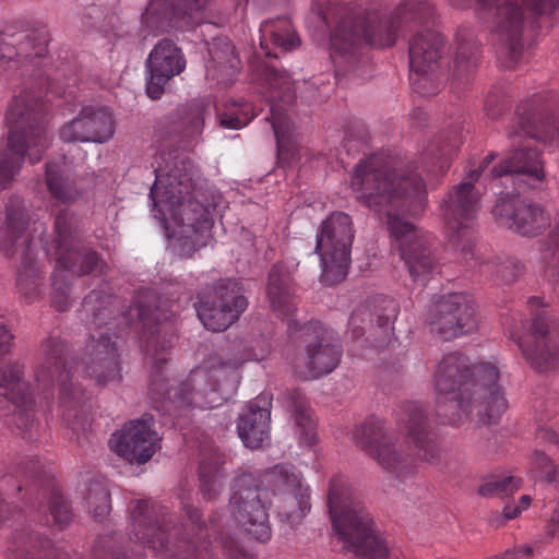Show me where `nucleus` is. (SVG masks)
<instances>
[{
  "instance_id": "28",
  "label": "nucleus",
  "mask_w": 559,
  "mask_h": 559,
  "mask_svg": "<svg viewBox=\"0 0 559 559\" xmlns=\"http://www.w3.org/2000/svg\"><path fill=\"white\" fill-rule=\"evenodd\" d=\"M514 174H525L536 180H542L544 169L538 152L535 150H528L527 152L518 151L491 170L493 178Z\"/></svg>"
},
{
  "instance_id": "18",
  "label": "nucleus",
  "mask_w": 559,
  "mask_h": 559,
  "mask_svg": "<svg viewBox=\"0 0 559 559\" xmlns=\"http://www.w3.org/2000/svg\"><path fill=\"white\" fill-rule=\"evenodd\" d=\"M436 39L437 37H412L409 41V80L415 92L423 96L436 94L440 86Z\"/></svg>"
},
{
  "instance_id": "5",
  "label": "nucleus",
  "mask_w": 559,
  "mask_h": 559,
  "mask_svg": "<svg viewBox=\"0 0 559 559\" xmlns=\"http://www.w3.org/2000/svg\"><path fill=\"white\" fill-rule=\"evenodd\" d=\"M9 128L4 147L0 148V191L12 182L28 155L31 163H37L50 143L46 128L33 124V107L26 96H16L9 105L7 116Z\"/></svg>"
},
{
  "instance_id": "14",
  "label": "nucleus",
  "mask_w": 559,
  "mask_h": 559,
  "mask_svg": "<svg viewBox=\"0 0 559 559\" xmlns=\"http://www.w3.org/2000/svg\"><path fill=\"white\" fill-rule=\"evenodd\" d=\"M153 426V417L150 415L131 420L122 430L112 433L110 449L130 463L147 462L160 448V438Z\"/></svg>"
},
{
  "instance_id": "60",
  "label": "nucleus",
  "mask_w": 559,
  "mask_h": 559,
  "mask_svg": "<svg viewBox=\"0 0 559 559\" xmlns=\"http://www.w3.org/2000/svg\"><path fill=\"white\" fill-rule=\"evenodd\" d=\"M138 313H139L141 321H143V323L146 324V322L150 320V317H151L148 314V312L144 308L140 307L138 309Z\"/></svg>"
},
{
  "instance_id": "2",
  "label": "nucleus",
  "mask_w": 559,
  "mask_h": 559,
  "mask_svg": "<svg viewBox=\"0 0 559 559\" xmlns=\"http://www.w3.org/2000/svg\"><path fill=\"white\" fill-rule=\"evenodd\" d=\"M499 380L495 359L469 365L459 353L445 355L433 373L438 416L453 426L474 415L483 424L497 421L509 406Z\"/></svg>"
},
{
  "instance_id": "34",
  "label": "nucleus",
  "mask_w": 559,
  "mask_h": 559,
  "mask_svg": "<svg viewBox=\"0 0 559 559\" xmlns=\"http://www.w3.org/2000/svg\"><path fill=\"white\" fill-rule=\"evenodd\" d=\"M63 168L48 164L46 168L47 186L50 193L62 203L78 200L80 193L63 178Z\"/></svg>"
},
{
  "instance_id": "12",
  "label": "nucleus",
  "mask_w": 559,
  "mask_h": 559,
  "mask_svg": "<svg viewBox=\"0 0 559 559\" xmlns=\"http://www.w3.org/2000/svg\"><path fill=\"white\" fill-rule=\"evenodd\" d=\"M428 324L445 341L474 332L478 325L474 300L463 293L442 296L430 310Z\"/></svg>"
},
{
  "instance_id": "48",
  "label": "nucleus",
  "mask_w": 559,
  "mask_h": 559,
  "mask_svg": "<svg viewBox=\"0 0 559 559\" xmlns=\"http://www.w3.org/2000/svg\"><path fill=\"white\" fill-rule=\"evenodd\" d=\"M95 499L99 502V504L92 511L94 518L98 519L108 514L110 511L109 492L105 488H100L97 491Z\"/></svg>"
},
{
  "instance_id": "35",
  "label": "nucleus",
  "mask_w": 559,
  "mask_h": 559,
  "mask_svg": "<svg viewBox=\"0 0 559 559\" xmlns=\"http://www.w3.org/2000/svg\"><path fill=\"white\" fill-rule=\"evenodd\" d=\"M259 57L278 58L282 53L298 48L301 41L300 37H259Z\"/></svg>"
},
{
  "instance_id": "47",
  "label": "nucleus",
  "mask_w": 559,
  "mask_h": 559,
  "mask_svg": "<svg viewBox=\"0 0 559 559\" xmlns=\"http://www.w3.org/2000/svg\"><path fill=\"white\" fill-rule=\"evenodd\" d=\"M27 271L20 272L17 276V287L20 292L25 295L27 300H32L29 295L37 294L38 292V278L37 276H32L28 281Z\"/></svg>"
},
{
  "instance_id": "30",
  "label": "nucleus",
  "mask_w": 559,
  "mask_h": 559,
  "mask_svg": "<svg viewBox=\"0 0 559 559\" xmlns=\"http://www.w3.org/2000/svg\"><path fill=\"white\" fill-rule=\"evenodd\" d=\"M377 20L362 8L346 9L338 16L335 35H372Z\"/></svg>"
},
{
  "instance_id": "23",
  "label": "nucleus",
  "mask_w": 559,
  "mask_h": 559,
  "mask_svg": "<svg viewBox=\"0 0 559 559\" xmlns=\"http://www.w3.org/2000/svg\"><path fill=\"white\" fill-rule=\"evenodd\" d=\"M71 216L67 212H61L56 217L57 251L55 253L57 263L64 270H70L78 275L87 274L95 270L99 259L94 252L81 255L75 250L66 248L68 237L70 236Z\"/></svg>"
},
{
  "instance_id": "20",
  "label": "nucleus",
  "mask_w": 559,
  "mask_h": 559,
  "mask_svg": "<svg viewBox=\"0 0 559 559\" xmlns=\"http://www.w3.org/2000/svg\"><path fill=\"white\" fill-rule=\"evenodd\" d=\"M115 121L108 108L84 107L79 116L60 128L64 142L104 143L112 138Z\"/></svg>"
},
{
  "instance_id": "49",
  "label": "nucleus",
  "mask_w": 559,
  "mask_h": 559,
  "mask_svg": "<svg viewBox=\"0 0 559 559\" xmlns=\"http://www.w3.org/2000/svg\"><path fill=\"white\" fill-rule=\"evenodd\" d=\"M266 81L272 88L281 91L288 83V76L275 69H269Z\"/></svg>"
},
{
  "instance_id": "42",
  "label": "nucleus",
  "mask_w": 559,
  "mask_h": 559,
  "mask_svg": "<svg viewBox=\"0 0 559 559\" xmlns=\"http://www.w3.org/2000/svg\"><path fill=\"white\" fill-rule=\"evenodd\" d=\"M429 11L430 7L428 2L416 0L403 3L397 10L401 23L421 20V17Z\"/></svg>"
},
{
  "instance_id": "52",
  "label": "nucleus",
  "mask_w": 559,
  "mask_h": 559,
  "mask_svg": "<svg viewBox=\"0 0 559 559\" xmlns=\"http://www.w3.org/2000/svg\"><path fill=\"white\" fill-rule=\"evenodd\" d=\"M540 439L559 447V426L556 429H544L540 431Z\"/></svg>"
},
{
  "instance_id": "8",
  "label": "nucleus",
  "mask_w": 559,
  "mask_h": 559,
  "mask_svg": "<svg viewBox=\"0 0 559 559\" xmlns=\"http://www.w3.org/2000/svg\"><path fill=\"white\" fill-rule=\"evenodd\" d=\"M530 309L536 310L530 331H510L530 365L539 372L550 371L559 366V333L550 330L547 310L538 297L528 301Z\"/></svg>"
},
{
  "instance_id": "16",
  "label": "nucleus",
  "mask_w": 559,
  "mask_h": 559,
  "mask_svg": "<svg viewBox=\"0 0 559 559\" xmlns=\"http://www.w3.org/2000/svg\"><path fill=\"white\" fill-rule=\"evenodd\" d=\"M186 66L181 49L170 38H163L150 52L145 62L146 95L151 99L160 98L167 82L182 73Z\"/></svg>"
},
{
  "instance_id": "45",
  "label": "nucleus",
  "mask_w": 559,
  "mask_h": 559,
  "mask_svg": "<svg viewBox=\"0 0 559 559\" xmlns=\"http://www.w3.org/2000/svg\"><path fill=\"white\" fill-rule=\"evenodd\" d=\"M50 513L55 523L60 527L66 526L71 520V512L61 496H55L50 502Z\"/></svg>"
},
{
  "instance_id": "57",
  "label": "nucleus",
  "mask_w": 559,
  "mask_h": 559,
  "mask_svg": "<svg viewBox=\"0 0 559 559\" xmlns=\"http://www.w3.org/2000/svg\"><path fill=\"white\" fill-rule=\"evenodd\" d=\"M531 503H532V498L528 495H523L520 498V502H519L518 508L522 509V512H523V511L528 509Z\"/></svg>"
},
{
  "instance_id": "32",
  "label": "nucleus",
  "mask_w": 559,
  "mask_h": 559,
  "mask_svg": "<svg viewBox=\"0 0 559 559\" xmlns=\"http://www.w3.org/2000/svg\"><path fill=\"white\" fill-rule=\"evenodd\" d=\"M267 295L272 309L280 314H288L294 309L292 287L286 278L280 276L276 269L269 275Z\"/></svg>"
},
{
  "instance_id": "43",
  "label": "nucleus",
  "mask_w": 559,
  "mask_h": 559,
  "mask_svg": "<svg viewBox=\"0 0 559 559\" xmlns=\"http://www.w3.org/2000/svg\"><path fill=\"white\" fill-rule=\"evenodd\" d=\"M260 32L264 35H296V29L287 16H280L264 21L260 24Z\"/></svg>"
},
{
  "instance_id": "26",
  "label": "nucleus",
  "mask_w": 559,
  "mask_h": 559,
  "mask_svg": "<svg viewBox=\"0 0 559 559\" xmlns=\"http://www.w3.org/2000/svg\"><path fill=\"white\" fill-rule=\"evenodd\" d=\"M156 507L150 500H140L132 503V525L138 540L146 544L154 551L166 547V533L157 521H153Z\"/></svg>"
},
{
  "instance_id": "24",
  "label": "nucleus",
  "mask_w": 559,
  "mask_h": 559,
  "mask_svg": "<svg viewBox=\"0 0 559 559\" xmlns=\"http://www.w3.org/2000/svg\"><path fill=\"white\" fill-rule=\"evenodd\" d=\"M178 403L199 408H212L221 403L212 383V374L205 368L191 371L188 380L174 394Z\"/></svg>"
},
{
  "instance_id": "53",
  "label": "nucleus",
  "mask_w": 559,
  "mask_h": 559,
  "mask_svg": "<svg viewBox=\"0 0 559 559\" xmlns=\"http://www.w3.org/2000/svg\"><path fill=\"white\" fill-rule=\"evenodd\" d=\"M522 513V509L518 508V506H506L503 509V516L506 520H513L518 518Z\"/></svg>"
},
{
  "instance_id": "22",
  "label": "nucleus",
  "mask_w": 559,
  "mask_h": 559,
  "mask_svg": "<svg viewBox=\"0 0 559 559\" xmlns=\"http://www.w3.org/2000/svg\"><path fill=\"white\" fill-rule=\"evenodd\" d=\"M401 421L405 423L407 439L414 444L418 457L433 462L440 456V447L426 429L423 408L416 403L402 406Z\"/></svg>"
},
{
  "instance_id": "58",
  "label": "nucleus",
  "mask_w": 559,
  "mask_h": 559,
  "mask_svg": "<svg viewBox=\"0 0 559 559\" xmlns=\"http://www.w3.org/2000/svg\"><path fill=\"white\" fill-rule=\"evenodd\" d=\"M203 124H204V118L201 114V111H198L197 116L194 117V120H193V128L195 131H201V129L203 128Z\"/></svg>"
},
{
  "instance_id": "4",
  "label": "nucleus",
  "mask_w": 559,
  "mask_h": 559,
  "mask_svg": "<svg viewBox=\"0 0 559 559\" xmlns=\"http://www.w3.org/2000/svg\"><path fill=\"white\" fill-rule=\"evenodd\" d=\"M328 504L332 527L344 548L359 557L390 559L395 554L376 530L374 522L341 476L329 484Z\"/></svg>"
},
{
  "instance_id": "11",
  "label": "nucleus",
  "mask_w": 559,
  "mask_h": 559,
  "mask_svg": "<svg viewBox=\"0 0 559 559\" xmlns=\"http://www.w3.org/2000/svg\"><path fill=\"white\" fill-rule=\"evenodd\" d=\"M248 300L237 281H221L205 300L197 305V313L209 331L222 332L231 325L247 309Z\"/></svg>"
},
{
  "instance_id": "19",
  "label": "nucleus",
  "mask_w": 559,
  "mask_h": 559,
  "mask_svg": "<svg viewBox=\"0 0 559 559\" xmlns=\"http://www.w3.org/2000/svg\"><path fill=\"white\" fill-rule=\"evenodd\" d=\"M496 221L523 236H535L550 224V216L538 205L520 204L515 194L501 198L492 210Z\"/></svg>"
},
{
  "instance_id": "38",
  "label": "nucleus",
  "mask_w": 559,
  "mask_h": 559,
  "mask_svg": "<svg viewBox=\"0 0 559 559\" xmlns=\"http://www.w3.org/2000/svg\"><path fill=\"white\" fill-rule=\"evenodd\" d=\"M522 37H502L498 48V57L506 67L515 64L522 56L523 45Z\"/></svg>"
},
{
  "instance_id": "15",
  "label": "nucleus",
  "mask_w": 559,
  "mask_h": 559,
  "mask_svg": "<svg viewBox=\"0 0 559 559\" xmlns=\"http://www.w3.org/2000/svg\"><path fill=\"white\" fill-rule=\"evenodd\" d=\"M267 481L281 492L283 506L280 516L290 525L298 524L310 511V489L302 483L295 467L287 464L274 466L267 474Z\"/></svg>"
},
{
  "instance_id": "44",
  "label": "nucleus",
  "mask_w": 559,
  "mask_h": 559,
  "mask_svg": "<svg viewBox=\"0 0 559 559\" xmlns=\"http://www.w3.org/2000/svg\"><path fill=\"white\" fill-rule=\"evenodd\" d=\"M200 477L202 481V489L205 491L204 493L207 495L209 499L212 498L211 489L213 488L214 495L217 492L218 489L222 487L221 483V472L217 464L213 467V474L210 467L206 463H202L200 466Z\"/></svg>"
},
{
  "instance_id": "59",
  "label": "nucleus",
  "mask_w": 559,
  "mask_h": 559,
  "mask_svg": "<svg viewBox=\"0 0 559 559\" xmlns=\"http://www.w3.org/2000/svg\"><path fill=\"white\" fill-rule=\"evenodd\" d=\"M311 19L316 20L322 26L326 24V19L321 11H312Z\"/></svg>"
},
{
  "instance_id": "3",
  "label": "nucleus",
  "mask_w": 559,
  "mask_h": 559,
  "mask_svg": "<svg viewBox=\"0 0 559 559\" xmlns=\"http://www.w3.org/2000/svg\"><path fill=\"white\" fill-rule=\"evenodd\" d=\"M155 173L150 193L154 216L163 222L178 254L191 257L209 243L213 226L209 209L190 197L194 188V167L190 162H181L168 174L157 169Z\"/></svg>"
},
{
  "instance_id": "63",
  "label": "nucleus",
  "mask_w": 559,
  "mask_h": 559,
  "mask_svg": "<svg viewBox=\"0 0 559 559\" xmlns=\"http://www.w3.org/2000/svg\"><path fill=\"white\" fill-rule=\"evenodd\" d=\"M384 38V47H391L394 45V37H383Z\"/></svg>"
},
{
  "instance_id": "9",
  "label": "nucleus",
  "mask_w": 559,
  "mask_h": 559,
  "mask_svg": "<svg viewBox=\"0 0 559 559\" xmlns=\"http://www.w3.org/2000/svg\"><path fill=\"white\" fill-rule=\"evenodd\" d=\"M300 330L306 346L290 361L295 372L305 380L332 372L340 362V346L331 342L329 332L319 322L307 323Z\"/></svg>"
},
{
  "instance_id": "41",
  "label": "nucleus",
  "mask_w": 559,
  "mask_h": 559,
  "mask_svg": "<svg viewBox=\"0 0 559 559\" xmlns=\"http://www.w3.org/2000/svg\"><path fill=\"white\" fill-rule=\"evenodd\" d=\"M532 464L539 476L545 477L551 484L559 485V464L554 465L549 457L540 452L534 453Z\"/></svg>"
},
{
  "instance_id": "31",
  "label": "nucleus",
  "mask_w": 559,
  "mask_h": 559,
  "mask_svg": "<svg viewBox=\"0 0 559 559\" xmlns=\"http://www.w3.org/2000/svg\"><path fill=\"white\" fill-rule=\"evenodd\" d=\"M22 370L17 365L0 370V396L5 397L17 407H26L33 397L26 393V384L21 381Z\"/></svg>"
},
{
  "instance_id": "25",
  "label": "nucleus",
  "mask_w": 559,
  "mask_h": 559,
  "mask_svg": "<svg viewBox=\"0 0 559 559\" xmlns=\"http://www.w3.org/2000/svg\"><path fill=\"white\" fill-rule=\"evenodd\" d=\"M31 229V219H25V214L20 206L17 199L11 200L7 207V221L0 227V250L9 254L13 247L27 245L34 238L33 233L43 229L41 224L33 222Z\"/></svg>"
},
{
  "instance_id": "17",
  "label": "nucleus",
  "mask_w": 559,
  "mask_h": 559,
  "mask_svg": "<svg viewBox=\"0 0 559 559\" xmlns=\"http://www.w3.org/2000/svg\"><path fill=\"white\" fill-rule=\"evenodd\" d=\"M357 444L367 451L385 471L404 477L414 469V460L396 451L392 437L382 426L368 423L361 426L355 436Z\"/></svg>"
},
{
  "instance_id": "36",
  "label": "nucleus",
  "mask_w": 559,
  "mask_h": 559,
  "mask_svg": "<svg viewBox=\"0 0 559 559\" xmlns=\"http://www.w3.org/2000/svg\"><path fill=\"white\" fill-rule=\"evenodd\" d=\"M295 421L300 444L312 447L317 441V433L309 409L305 406L296 407Z\"/></svg>"
},
{
  "instance_id": "7",
  "label": "nucleus",
  "mask_w": 559,
  "mask_h": 559,
  "mask_svg": "<svg viewBox=\"0 0 559 559\" xmlns=\"http://www.w3.org/2000/svg\"><path fill=\"white\" fill-rule=\"evenodd\" d=\"M495 155H487L477 169L469 170L465 181L455 186L442 205L445 231L453 246L464 251L473 239V222L479 209V197L473 183L479 178L484 168L493 160Z\"/></svg>"
},
{
  "instance_id": "29",
  "label": "nucleus",
  "mask_w": 559,
  "mask_h": 559,
  "mask_svg": "<svg viewBox=\"0 0 559 559\" xmlns=\"http://www.w3.org/2000/svg\"><path fill=\"white\" fill-rule=\"evenodd\" d=\"M93 350L97 357H99L97 368L106 366L107 373H96V368L94 366L84 368L82 372L91 378L95 376V381L98 384H105L108 381L119 380L120 371L114 355L116 348L114 343L110 342V338L107 335L102 334L97 343L93 345Z\"/></svg>"
},
{
  "instance_id": "33",
  "label": "nucleus",
  "mask_w": 559,
  "mask_h": 559,
  "mask_svg": "<svg viewBox=\"0 0 559 559\" xmlns=\"http://www.w3.org/2000/svg\"><path fill=\"white\" fill-rule=\"evenodd\" d=\"M255 115L250 103L233 100L226 105L225 111L219 115V123L226 129L238 130L246 127Z\"/></svg>"
},
{
  "instance_id": "55",
  "label": "nucleus",
  "mask_w": 559,
  "mask_h": 559,
  "mask_svg": "<svg viewBox=\"0 0 559 559\" xmlns=\"http://www.w3.org/2000/svg\"><path fill=\"white\" fill-rule=\"evenodd\" d=\"M551 254H552L551 262H554L555 265L559 264V228H558V231L556 234L555 247L552 249Z\"/></svg>"
},
{
  "instance_id": "10",
  "label": "nucleus",
  "mask_w": 559,
  "mask_h": 559,
  "mask_svg": "<svg viewBox=\"0 0 559 559\" xmlns=\"http://www.w3.org/2000/svg\"><path fill=\"white\" fill-rule=\"evenodd\" d=\"M253 483L251 474H242L236 479V490L230 499L231 515L247 534L265 543L272 536L267 506L262 501L267 492Z\"/></svg>"
},
{
  "instance_id": "1",
  "label": "nucleus",
  "mask_w": 559,
  "mask_h": 559,
  "mask_svg": "<svg viewBox=\"0 0 559 559\" xmlns=\"http://www.w3.org/2000/svg\"><path fill=\"white\" fill-rule=\"evenodd\" d=\"M397 164L391 156L373 154L356 165L350 187L361 204L386 217L388 229L411 277L425 282L435 269L430 238L395 212H421L427 198L426 186L417 174H396Z\"/></svg>"
},
{
  "instance_id": "37",
  "label": "nucleus",
  "mask_w": 559,
  "mask_h": 559,
  "mask_svg": "<svg viewBox=\"0 0 559 559\" xmlns=\"http://www.w3.org/2000/svg\"><path fill=\"white\" fill-rule=\"evenodd\" d=\"M521 487V479L508 476L500 480H492L484 484L479 488L481 496H509Z\"/></svg>"
},
{
  "instance_id": "39",
  "label": "nucleus",
  "mask_w": 559,
  "mask_h": 559,
  "mask_svg": "<svg viewBox=\"0 0 559 559\" xmlns=\"http://www.w3.org/2000/svg\"><path fill=\"white\" fill-rule=\"evenodd\" d=\"M271 123L276 138L278 154L286 150V143L289 141L292 124L286 116L278 114L274 108L271 109Z\"/></svg>"
},
{
  "instance_id": "6",
  "label": "nucleus",
  "mask_w": 559,
  "mask_h": 559,
  "mask_svg": "<svg viewBox=\"0 0 559 559\" xmlns=\"http://www.w3.org/2000/svg\"><path fill=\"white\" fill-rule=\"evenodd\" d=\"M353 240L354 228L348 214L334 212L322 222L314 248L321 262L322 283L334 285L346 277Z\"/></svg>"
},
{
  "instance_id": "61",
  "label": "nucleus",
  "mask_w": 559,
  "mask_h": 559,
  "mask_svg": "<svg viewBox=\"0 0 559 559\" xmlns=\"http://www.w3.org/2000/svg\"><path fill=\"white\" fill-rule=\"evenodd\" d=\"M187 514L189 515V519H190V521H191V524H192V525H195V524H197V522L199 521V515L197 514V510H193V511L188 510V511H187Z\"/></svg>"
},
{
  "instance_id": "62",
  "label": "nucleus",
  "mask_w": 559,
  "mask_h": 559,
  "mask_svg": "<svg viewBox=\"0 0 559 559\" xmlns=\"http://www.w3.org/2000/svg\"><path fill=\"white\" fill-rule=\"evenodd\" d=\"M358 317H359V314L357 312L352 314V317L349 319V326L350 328H354L356 325V323L358 322Z\"/></svg>"
},
{
  "instance_id": "56",
  "label": "nucleus",
  "mask_w": 559,
  "mask_h": 559,
  "mask_svg": "<svg viewBox=\"0 0 559 559\" xmlns=\"http://www.w3.org/2000/svg\"><path fill=\"white\" fill-rule=\"evenodd\" d=\"M11 52H12V48H10L9 46L3 45V44L0 45V60H2V59L11 60L12 59Z\"/></svg>"
},
{
  "instance_id": "40",
  "label": "nucleus",
  "mask_w": 559,
  "mask_h": 559,
  "mask_svg": "<svg viewBox=\"0 0 559 559\" xmlns=\"http://www.w3.org/2000/svg\"><path fill=\"white\" fill-rule=\"evenodd\" d=\"M521 131L525 135L549 142L550 144L559 143V127H555L548 121H542L539 128L523 123Z\"/></svg>"
},
{
  "instance_id": "64",
  "label": "nucleus",
  "mask_w": 559,
  "mask_h": 559,
  "mask_svg": "<svg viewBox=\"0 0 559 559\" xmlns=\"http://www.w3.org/2000/svg\"><path fill=\"white\" fill-rule=\"evenodd\" d=\"M475 67H476V61L468 60L465 68H466V70L469 71V70H472Z\"/></svg>"
},
{
  "instance_id": "51",
  "label": "nucleus",
  "mask_w": 559,
  "mask_h": 559,
  "mask_svg": "<svg viewBox=\"0 0 559 559\" xmlns=\"http://www.w3.org/2000/svg\"><path fill=\"white\" fill-rule=\"evenodd\" d=\"M547 532L556 538H559V500L556 502L552 513L547 523Z\"/></svg>"
},
{
  "instance_id": "54",
  "label": "nucleus",
  "mask_w": 559,
  "mask_h": 559,
  "mask_svg": "<svg viewBox=\"0 0 559 559\" xmlns=\"http://www.w3.org/2000/svg\"><path fill=\"white\" fill-rule=\"evenodd\" d=\"M12 335L4 325H0V350L4 349L11 342Z\"/></svg>"
},
{
  "instance_id": "50",
  "label": "nucleus",
  "mask_w": 559,
  "mask_h": 559,
  "mask_svg": "<svg viewBox=\"0 0 559 559\" xmlns=\"http://www.w3.org/2000/svg\"><path fill=\"white\" fill-rule=\"evenodd\" d=\"M532 554V547L525 545L512 550H508L501 557H492L489 559H528Z\"/></svg>"
},
{
  "instance_id": "13",
  "label": "nucleus",
  "mask_w": 559,
  "mask_h": 559,
  "mask_svg": "<svg viewBox=\"0 0 559 559\" xmlns=\"http://www.w3.org/2000/svg\"><path fill=\"white\" fill-rule=\"evenodd\" d=\"M210 0H151L142 14V24L153 32H192L203 23Z\"/></svg>"
},
{
  "instance_id": "27",
  "label": "nucleus",
  "mask_w": 559,
  "mask_h": 559,
  "mask_svg": "<svg viewBox=\"0 0 559 559\" xmlns=\"http://www.w3.org/2000/svg\"><path fill=\"white\" fill-rule=\"evenodd\" d=\"M62 347L57 346L53 349V356L49 358L48 366L43 367L36 374L38 384L46 385L48 382L53 383L55 378L58 383L60 402L63 407L72 401L79 403L81 391L79 388L71 389L69 381L72 378V367L70 370L66 368V364L61 357Z\"/></svg>"
},
{
  "instance_id": "21",
  "label": "nucleus",
  "mask_w": 559,
  "mask_h": 559,
  "mask_svg": "<svg viewBox=\"0 0 559 559\" xmlns=\"http://www.w3.org/2000/svg\"><path fill=\"white\" fill-rule=\"evenodd\" d=\"M238 435L243 444L250 449L267 445L271 440V411L266 401L250 402L240 415Z\"/></svg>"
},
{
  "instance_id": "46",
  "label": "nucleus",
  "mask_w": 559,
  "mask_h": 559,
  "mask_svg": "<svg viewBox=\"0 0 559 559\" xmlns=\"http://www.w3.org/2000/svg\"><path fill=\"white\" fill-rule=\"evenodd\" d=\"M354 37H331V58L334 62L337 61V58L344 57L348 49L353 46L350 39Z\"/></svg>"
}]
</instances>
